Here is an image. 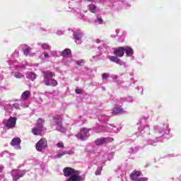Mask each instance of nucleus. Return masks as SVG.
I'll return each instance as SVG.
<instances>
[{"mask_svg":"<svg viewBox=\"0 0 181 181\" xmlns=\"http://www.w3.org/2000/svg\"><path fill=\"white\" fill-rule=\"evenodd\" d=\"M112 78H113V80H117V78H118V76L113 75V76H112Z\"/></svg>","mask_w":181,"mask_h":181,"instance_id":"864d4df0","label":"nucleus"},{"mask_svg":"<svg viewBox=\"0 0 181 181\" xmlns=\"http://www.w3.org/2000/svg\"><path fill=\"white\" fill-rule=\"evenodd\" d=\"M121 126L119 125H117V126H112V132H119V131H121Z\"/></svg>","mask_w":181,"mask_h":181,"instance_id":"473e14b6","label":"nucleus"},{"mask_svg":"<svg viewBox=\"0 0 181 181\" xmlns=\"http://www.w3.org/2000/svg\"><path fill=\"white\" fill-rule=\"evenodd\" d=\"M64 152H65L66 155H74V151H65Z\"/></svg>","mask_w":181,"mask_h":181,"instance_id":"3c124183","label":"nucleus"},{"mask_svg":"<svg viewBox=\"0 0 181 181\" xmlns=\"http://www.w3.org/2000/svg\"><path fill=\"white\" fill-rule=\"evenodd\" d=\"M107 49H109L108 45H107V44H103V45L99 46L98 48H95L94 52L95 54L100 53L101 55L103 53H106Z\"/></svg>","mask_w":181,"mask_h":181,"instance_id":"dca6fc26","label":"nucleus"},{"mask_svg":"<svg viewBox=\"0 0 181 181\" xmlns=\"http://www.w3.org/2000/svg\"><path fill=\"white\" fill-rule=\"evenodd\" d=\"M0 107H4L6 112H12L13 108L19 110V103H11L9 102H0Z\"/></svg>","mask_w":181,"mask_h":181,"instance_id":"39448f33","label":"nucleus"},{"mask_svg":"<svg viewBox=\"0 0 181 181\" xmlns=\"http://www.w3.org/2000/svg\"><path fill=\"white\" fill-rule=\"evenodd\" d=\"M41 47L43 50H49V52L50 49H52V47L47 43H43L42 45H41Z\"/></svg>","mask_w":181,"mask_h":181,"instance_id":"72a5a7b5","label":"nucleus"},{"mask_svg":"<svg viewBox=\"0 0 181 181\" xmlns=\"http://www.w3.org/2000/svg\"><path fill=\"white\" fill-rule=\"evenodd\" d=\"M57 54H58L59 57L61 56V55L59 54V53H57Z\"/></svg>","mask_w":181,"mask_h":181,"instance_id":"338daca9","label":"nucleus"},{"mask_svg":"<svg viewBox=\"0 0 181 181\" xmlns=\"http://www.w3.org/2000/svg\"><path fill=\"white\" fill-rule=\"evenodd\" d=\"M59 55L62 56L63 59H70L69 62L71 63V50L70 49H64L62 52H59Z\"/></svg>","mask_w":181,"mask_h":181,"instance_id":"4468645a","label":"nucleus"},{"mask_svg":"<svg viewBox=\"0 0 181 181\" xmlns=\"http://www.w3.org/2000/svg\"><path fill=\"white\" fill-rule=\"evenodd\" d=\"M108 77H110V74L108 73H105L102 74V79L104 80H107L108 78Z\"/></svg>","mask_w":181,"mask_h":181,"instance_id":"ea45409f","label":"nucleus"},{"mask_svg":"<svg viewBox=\"0 0 181 181\" xmlns=\"http://www.w3.org/2000/svg\"><path fill=\"white\" fill-rule=\"evenodd\" d=\"M169 126L168 124H160L154 127L155 134L156 135H161L159 137H156L155 140L148 139L147 141V145H155L158 142H162L163 141V135L169 133Z\"/></svg>","mask_w":181,"mask_h":181,"instance_id":"f257e3e1","label":"nucleus"},{"mask_svg":"<svg viewBox=\"0 0 181 181\" xmlns=\"http://www.w3.org/2000/svg\"><path fill=\"white\" fill-rule=\"evenodd\" d=\"M74 13L79 19H83V20L86 19V16H84V14L81 13V10L78 8H76V10L74 11Z\"/></svg>","mask_w":181,"mask_h":181,"instance_id":"a878e982","label":"nucleus"},{"mask_svg":"<svg viewBox=\"0 0 181 181\" xmlns=\"http://www.w3.org/2000/svg\"><path fill=\"white\" fill-rule=\"evenodd\" d=\"M93 153V155H98V154H100V153Z\"/></svg>","mask_w":181,"mask_h":181,"instance_id":"bf43d9fd","label":"nucleus"},{"mask_svg":"<svg viewBox=\"0 0 181 181\" xmlns=\"http://www.w3.org/2000/svg\"><path fill=\"white\" fill-rule=\"evenodd\" d=\"M2 88H5V87L0 86V90H2Z\"/></svg>","mask_w":181,"mask_h":181,"instance_id":"e2e57ef3","label":"nucleus"},{"mask_svg":"<svg viewBox=\"0 0 181 181\" xmlns=\"http://www.w3.org/2000/svg\"><path fill=\"white\" fill-rule=\"evenodd\" d=\"M109 59L111 62H112L113 63H116L117 64H119V66H124V64H125L124 61H122L117 57L112 56V57H109Z\"/></svg>","mask_w":181,"mask_h":181,"instance_id":"5701e85b","label":"nucleus"},{"mask_svg":"<svg viewBox=\"0 0 181 181\" xmlns=\"http://www.w3.org/2000/svg\"><path fill=\"white\" fill-rule=\"evenodd\" d=\"M83 63H84V61H83V60L76 61V64H77L78 66H82V65H83Z\"/></svg>","mask_w":181,"mask_h":181,"instance_id":"09e8293b","label":"nucleus"},{"mask_svg":"<svg viewBox=\"0 0 181 181\" xmlns=\"http://www.w3.org/2000/svg\"><path fill=\"white\" fill-rule=\"evenodd\" d=\"M73 33V36H74V41L76 42V43H81V38L83 37V32H81V30H78V29H76L74 28L72 30Z\"/></svg>","mask_w":181,"mask_h":181,"instance_id":"f8f14e48","label":"nucleus"},{"mask_svg":"<svg viewBox=\"0 0 181 181\" xmlns=\"http://www.w3.org/2000/svg\"><path fill=\"white\" fill-rule=\"evenodd\" d=\"M30 97V92L29 90H25L23 94L21 95L22 100H26L28 98Z\"/></svg>","mask_w":181,"mask_h":181,"instance_id":"c85d7f7f","label":"nucleus"},{"mask_svg":"<svg viewBox=\"0 0 181 181\" xmlns=\"http://www.w3.org/2000/svg\"><path fill=\"white\" fill-rule=\"evenodd\" d=\"M3 170H4V165H0V173H2Z\"/></svg>","mask_w":181,"mask_h":181,"instance_id":"5fc2aeb1","label":"nucleus"},{"mask_svg":"<svg viewBox=\"0 0 181 181\" xmlns=\"http://www.w3.org/2000/svg\"><path fill=\"white\" fill-rule=\"evenodd\" d=\"M49 52L52 56H53V57H59V53H60V51H49Z\"/></svg>","mask_w":181,"mask_h":181,"instance_id":"4c0bfd02","label":"nucleus"},{"mask_svg":"<svg viewBox=\"0 0 181 181\" xmlns=\"http://www.w3.org/2000/svg\"><path fill=\"white\" fill-rule=\"evenodd\" d=\"M132 153H136V152H138V151H139V146H134L132 147Z\"/></svg>","mask_w":181,"mask_h":181,"instance_id":"58836bf2","label":"nucleus"},{"mask_svg":"<svg viewBox=\"0 0 181 181\" xmlns=\"http://www.w3.org/2000/svg\"><path fill=\"white\" fill-rule=\"evenodd\" d=\"M112 127H114L113 124H108L106 128L103 126H99L96 132H103L104 131H107V132H112Z\"/></svg>","mask_w":181,"mask_h":181,"instance_id":"6ab92c4d","label":"nucleus"},{"mask_svg":"<svg viewBox=\"0 0 181 181\" xmlns=\"http://www.w3.org/2000/svg\"><path fill=\"white\" fill-rule=\"evenodd\" d=\"M8 153V151H2L1 153H0V158H4V155H7Z\"/></svg>","mask_w":181,"mask_h":181,"instance_id":"a18cd8bd","label":"nucleus"},{"mask_svg":"<svg viewBox=\"0 0 181 181\" xmlns=\"http://www.w3.org/2000/svg\"><path fill=\"white\" fill-rule=\"evenodd\" d=\"M107 1L112 4L115 8L118 11H121V9H125L126 8L131 6V4H125L123 0H105V2Z\"/></svg>","mask_w":181,"mask_h":181,"instance_id":"7ed1b4c3","label":"nucleus"},{"mask_svg":"<svg viewBox=\"0 0 181 181\" xmlns=\"http://www.w3.org/2000/svg\"><path fill=\"white\" fill-rule=\"evenodd\" d=\"M95 42H96V43H101V42H103V41H101V40H100V39H97L95 40Z\"/></svg>","mask_w":181,"mask_h":181,"instance_id":"4d7b16f0","label":"nucleus"},{"mask_svg":"<svg viewBox=\"0 0 181 181\" xmlns=\"http://www.w3.org/2000/svg\"><path fill=\"white\" fill-rule=\"evenodd\" d=\"M64 64H68V63H67V62H65Z\"/></svg>","mask_w":181,"mask_h":181,"instance_id":"69168bd1","label":"nucleus"},{"mask_svg":"<svg viewBox=\"0 0 181 181\" xmlns=\"http://www.w3.org/2000/svg\"><path fill=\"white\" fill-rule=\"evenodd\" d=\"M76 94H81V89H76Z\"/></svg>","mask_w":181,"mask_h":181,"instance_id":"603ef678","label":"nucleus"},{"mask_svg":"<svg viewBox=\"0 0 181 181\" xmlns=\"http://www.w3.org/2000/svg\"><path fill=\"white\" fill-rule=\"evenodd\" d=\"M88 9H89L90 12H91L92 13H95L97 11V7L95 4H89L88 6Z\"/></svg>","mask_w":181,"mask_h":181,"instance_id":"2f4dec72","label":"nucleus"},{"mask_svg":"<svg viewBox=\"0 0 181 181\" xmlns=\"http://www.w3.org/2000/svg\"><path fill=\"white\" fill-rule=\"evenodd\" d=\"M13 56L14 57H18V56H19V51L16 50V51L14 52V53L13 54Z\"/></svg>","mask_w":181,"mask_h":181,"instance_id":"8fccbe9b","label":"nucleus"},{"mask_svg":"<svg viewBox=\"0 0 181 181\" xmlns=\"http://www.w3.org/2000/svg\"><path fill=\"white\" fill-rule=\"evenodd\" d=\"M112 115H101L100 116H99V121H108V119H110V117H112Z\"/></svg>","mask_w":181,"mask_h":181,"instance_id":"cd10ccee","label":"nucleus"},{"mask_svg":"<svg viewBox=\"0 0 181 181\" xmlns=\"http://www.w3.org/2000/svg\"><path fill=\"white\" fill-rule=\"evenodd\" d=\"M20 49H21L24 56H29V53H30L31 48L29 46H28V45H21L20 46Z\"/></svg>","mask_w":181,"mask_h":181,"instance_id":"4be33fe9","label":"nucleus"},{"mask_svg":"<svg viewBox=\"0 0 181 181\" xmlns=\"http://www.w3.org/2000/svg\"><path fill=\"white\" fill-rule=\"evenodd\" d=\"M43 54H44L45 59H47L48 57H51V56L49 54V52H44Z\"/></svg>","mask_w":181,"mask_h":181,"instance_id":"c03bdc74","label":"nucleus"},{"mask_svg":"<svg viewBox=\"0 0 181 181\" xmlns=\"http://www.w3.org/2000/svg\"><path fill=\"white\" fill-rule=\"evenodd\" d=\"M59 118V117L57 115L53 117L54 122L57 127V131H59V132H66V128L63 127V123Z\"/></svg>","mask_w":181,"mask_h":181,"instance_id":"1a4fd4ad","label":"nucleus"},{"mask_svg":"<svg viewBox=\"0 0 181 181\" xmlns=\"http://www.w3.org/2000/svg\"><path fill=\"white\" fill-rule=\"evenodd\" d=\"M36 150L38 152H43L47 148V140L41 139L35 145Z\"/></svg>","mask_w":181,"mask_h":181,"instance_id":"9d476101","label":"nucleus"},{"mask_svg":"<svg viewBox=\"0 0 181 181\" xmlns=\"http://www.w3.org/2000/svg\"><path fill=\"white\" fill-rule=\"evenodd\" d=\"M90 129H88L87 128L81 129L80 132L78 133L76 136L78 138V139H81V141H86L87 138L90 136Z\"/></svg>","mask_w":181,"mask_h":181,"instance_id":"6e6552de","label":"nucleus"},{"mask_svg":"<svg viewBox=\"0 0 181 181\" xmlns=\"http://www.w3.org/2000/svg\"><path fill=\"white\" fill-rule=\"evenodd\" d=\"M101 57V52H98V54H96L95 55H93L90 59V62H98V60H100V57Z\"/></svg>","mask_w":181,"mask_h":181,"instance_id":"c756f323","label":"nucleus"},{"mask_svg":"<svg viewBox=\"0 0 181 181\" xmlns=\"http://www.w3.org/2000/svg\"><path fill=\"white\" fill-rule=\"evenodd\" d=\"M129 153H131V149H129Z\"/></svg>","mask_w":181,"mask_h":181,"instance_id":"0e129e2a","label":"nucleus"},{"mask_svg":"<svg viewBox=\"0 0 181 181\" xmlns=\"http://www.w3.org/2000/svg\"><path fill=\"white\" fill-rule=\"evenodd\" d=\"M125 53V47H119L114 49V54L116 57H122Z\"/></svg>","mask_w":181,"mask_h":181,"instance_id":"2eb2a0df","label":"nucleus"},{"mask_svg":"<svg viewBox=\"0 0 181 181\" xmlns=\"http://www.w3.org/2000/svg\"><path fill=\"white\" fill-rule=\"evenodd\" d=\"M28 170H19V169H14L12 170L11 172V175L12 177L13 181H18L19 179L21 177H23L25 175H26V173Z\"/></svg>","mask_w":181,"mask_h":181,"instance_id":"20e7f679","label":"nucleus"},{"mask_svg":"<svg viewBox=\"0 0 181 181\" xmlns=\"http://www.w3.org/2000/svg\"><path fill=\"white\" fill-rule=\"evenodd\" d=\"M26 77L27 78H28V80H31V81H34V80H36V74L33 73V72H28L26 74Z\"/></svg>","mask_w":181,"mask_h":181,"instance_id":"bb28decb","label":"nucleus"},{"mask_svg":"<svg viewBox=\"0 0 181 181\" xmlns=\"http://www.w3.org/2000/svg\"><path fill=\"white\" fill-rule=\"evenodd\" d=\"M89 2H94V0H88Z\"/></svg>","mask_w":181,"mask_h":181,"instance_id":"680f3d73","label":"nucleus"},{"mask_svg":"<svg viewBox=\"0 0 181 181\" xmlns=\"http://www.w3.org/2000/svg\"><path fill=\"white\" fill-rule=\"evenodd\" d=\"M57 148H64V144H63V142H59L57 144Z\"/></svg>","mask_w":181,"mask_h":181,"instance_id":"37998d69","label":"nucleus"},{"mask_svg":"<svg viewBox=\"0 0 181 181\" xmlns=\"http://www.w3.org/2000/svg\"><path fill=\"white\" fill-rule=\"evenodd\" d=\"M148 177H139L138 179H136V181H148Z\"/></svg>","mask_w":181,"mask_h":181,"instance_id":"79ce46f5","label":"nucleus"},{"mask_svg":"<svg viewBox=\"0 0 181 181\" xmlns=\"http://www.w3.org/2000/svg\"><path fill=\"white\" fill-rule=\"evenodd\" d=\"M11 145L13 146L15 149H21V139L18 137L13 139Z\"/></svg>","mask_w":181,"mask_h":181,"instance_id":"aec40b11","label":"nucleus"},{"mask_svg":"<svg viewBox=\"0 0 181 181\" xmlns=\"http://www.w3.org/2000/svg\"><path fill=\"white\" fill-rule=\"evenodd\" d=\"M9 156H15V153H9Z\"/></svg>","mask_w":181,"mask_h":181,"instance_id":"13d9d810","label":"nucleus"},{"mask_svg":"<svg viewBox=\"0 0 181 181\" xmlns=\"http://www.w3.org/2000/svg\"><path fill=\"white\" fill-rule=\"evenodd\" d=\"M57 35H58L59 36H62V35H64V31L59 30L58 31H57Z\"/></svg>","mask_w":181,"mask_h":181,"instance_id":"49530a36","label":"nucleus"},{"mask_svg":"<svg viewBox=\"0 0 181 181\" xmlns=\"http://www.w3.org/2000/svg\"><path fill=\"white\" fill-rule=\"evenodd\" d=\"M84 12H85V13H86L87 11H85Z\"/></svg>","mask_w":181,"mask_h":181,"instance_id":"774afa93","label":"nucleus"},{"mask_svg":"<svg viewBox=\"0 0 181 181\" xmlns=\"http://www.w3.org/2000/svg\"><path fill=\"white\" fill-rule=\"evenodd\" d=\"M14 77H16V78H23L24 76L20 72H16L14 74Z\"/></svg>","mask_w":181,"mask_h":181,"instance_id":"f704fd0d","label":"nucleus"},{"mask_svg":"<svg viewBox=\"0 0 181 181\" xmlns=\"http://www.w3.org/2000/svg\"><path fill=\"white\" fill-rule=\"evenodd\" d=\"M44 78L43 83L45 86H50L51 87H56L57 86V81L54 80V74L50 71H44L42 72Z\"/></svg>","mask_w":181,"mask_h":181,"instance_id":"f03ea898","label":"nucleus"},{"mask_svg":"<svg viewBox=\"0 0 181 181\" xmlns=\"http://www.w3.org/2000/svg\"><path fill=\"white\" fill-rule=\"evenodd\" d=\"M21 107H23V108H28V107H29V105H22Z\"/></svg>","mask_w":181,"mask_h":181,"instance_id":"6e6d98bb","label":"nucleus"},{"mask_svg":"<svg viewBox=\"0 0 181 181\" xmlns=\"http://www.w3.org/2000/svg\"><path fill=\"white\" fill-rule=\"evenodd\" d=\"M95 23H98V25H103V18L97 17L94 21Z\"/></svg>","mask_w":181,"mask_h":181,"instance_id":"c9c22d12","label":"nucleus"},{"mask_svg":"<svg viewBox=\"0 0 181 181\" xmlns=\"http://www.w3.org/2000/svg\"><path fill=\"white\" fill-rule=\"evenodd\" d=\"M116 35H112L111 37H117L118 36V34L119 33V30L117 29L115 30Z\"/></svg>","mask_w":181,"mask_h":181,"instance_id":"de8ad7c7","label":"nucleus"},{"mask_svg":"<svg viewBox=\"0 0 181 181\" xmlns=\"http://www.w3.org/2000/svg\"><path fill=\"white\" fill-rule=\"evenodd\" d=\"M4 124L7 129H13L16 125V117H11L8 119H4Z\"/></svg>","mask_w":181,"mask_h":181,"instance_id":"9b49d317","label":"nucleus"},{"mask_svg":"<svg viewBox=\"0 0 181 181\" xmlns=\"http://www.w3.org/2000/svg\"><path fill=\"white\" fill-rule=\"evenodd\" d=\"M141 175H142V173H141V171H134L133 173H132L130 174V179L132 180H135L136 181V179L139 178V176H141Z\"/></svg>","mask_w":181,"mask_h":181,"instance_id":"393cba45","label":"nucleus"},{"mask_svg":"<svg viewBox=\"0 0 181 181\" xmlns=\"http://www.w3.org/2000/svg\"><path fill=\"white\" fill-rule=\"evenodd\" d=\"M124 52L127 57H130L132 60H134V49H132V47L128 46L124 47Z\"/></svg>","mask_w":181,"mask_h":181,"instance_id":"a211bd4d","label":"nucleus"},{"mask_svg":"<svg viewBox=\"0 0 181 181\" xmlns=\"http://www.w3.org/2000/svg\"><path fill=\"white\" fill-rule=\"evenodd\" d=\"M103 170V167H98L95 173V176L101 175V171Z\"/></svg>","mask_w":181,"mask_h":181,"instance_id":"e433bc0d","label":"nucleus"},{"mask_svg":"<svg viewBox=\"0 0 181 181\" xmlns=\"http://www.w3.org/2000/svg\"><path fill=\"white\" fill-rule=\"evenodd\" d=\"M64 175L66 177H69V176H75V175L78 176H81L80 175L81 172L79 170H76L74 168L66 167L63 170Z\"/></svg>","mask_w":181,"mask_h":181,"instance_id":"0eeeda50","label":"nucleus"},{"mask_svg":"<svg viewBox=\"0 0 181 181\" xmlns=\"http://www.w3.org/2000/svg\"><path fill=\"white\" fill-rule=\"evenodd\" d=\"M138 131L140 132V134H144V132H148L149 131V127L148 126H146V127H144V126H141V127H139L138 129Z\"/></svg>","mask_w":181,"mask_h":181,"instance_id":"7c9ffc66","label":"nucleus"},{"mask_svg":"<svg viewBox=\"0 0 181 181\" xmlns=\"http://www.w3.org/2000/svg\"><path fill=\"white\" fill-rule=\"evenodd\" d=\"M124 112H125V110L121 108V107L116 106L110 114L111 115H117V114H124Z\"/></svg>","mask_w":181,"mask_h":181,"instance_id":"b1692460","label":"nucleus"},{"mask_svg":"<svg viewBox=\"0 0 181 181\" xmlns=\"http://www.w3.org/2000/svg\"><path fill=\"white\" fill-rule=\"evenodd\" d=\"M12 63H13V62H12V61H10V62H8L9 64H12Z\"/></svg>","mask_w":181,"mask_h":181,"instance_id":"052dcab7","label":"nucleus"},{"mask_svg":"<svg viewBox=\"0 0 181 181\" xmlns=\"http://www.w3.org/2000/svg\"><path fill=\"white\" fill-rule=\"evenodd\" d=\"M124 101H128V103H133L134 102V98L132 96H127V98H120L119 99L116 100L117 105H119V104L122 105L124 104Z\"/></svg>","mask_w":181,"mask_h":181,"instance_id":"f3484780","label":"nucleus"},{"mask_svg":"<svg viewBox=\"0 0 181 181\" xmlns=\"http://www.w3.org/2000/svg\"><path fill=\"white\" fill-rule=\"evenodd\" d=\"M84 180H86V175H82L81 176H78L77 175H75L74 176H71L66 181H84Z\"/></svg>","mask_w":181,"mask_h":181,"instance_id":"412c9836","label":"nucleus"},{"mask_svg":"<svg viewBox=\"0 0 181 181\" xmlns=\"http://www.w3.org/2000/svg\"><path fill=\"white\" fill-rule=\"evenodd\" d=\"M112 141H114V139L111 137L99 138L95 141V144L97 146H100L101 145H105V144L112 142Z\"/></svg>","mask_w":181,"mask_h":181,"instance_id":"ddd939ff","label":"nucleus"},{"mask_svg":"<svg viewBox=\"0 0 181 181\" xmlns=\"http://www.w3.org/2000/svg\"><path fill=\"white\" fill-rule=\"evenodd\" d=\"M66 155L65 151L62 152V153H58L56 156L55 158H62V156H64Z\"/></svg>","mask_w":181,"mask_h":181,"instance_id":"a19ab883","label":"nucleus"},{"mask_svg":"<svg viewBox=\"0 0 181 181\" xmlns=\"http://www.w3.org/2000/svg\"><path fill=\"white\" fill-rule=\"evenodd\" d=\"M33 135H42L43 132V122L42 119L37 120V126L32 129Z\"/></svg>","mask_w":181,"mask_h":181,"instance_id":"423d86ee","label":"nucleus"}]
</instances>
